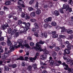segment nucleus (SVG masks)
Instances as JSON below:
<instances>
[{
	"label": "nucleus",
	"instance_id": "48",
	"mask_svg": "<svg viewBox=\"0 0 73 73\" xmlns=\"http://www.w3.org/2000/svg\"><path fill=\"white\" fill-rule=\"evenodd\" d=\"M33 2H34V0H32L31 1L29 2V4L30 5H31L33 3Z\"/></svg>",
	"mask_w": 73,
	"mask_h": 73
},
{
	"label": "nucleus",
	"instance_id": "46",
	"mask_svg": "<svg viewBox=\"0 0 73 73\" xmlns=\"http://www.w3.org/2000/svg\"><path fill=\"white\" fill-rule=\"evenodd\" d=\"M18 24L17 25H20V24H23V23H22V21L21 20L19 21L18 22Z\"/></svg>",
	"mask_w": 73,
	"mask_h": 73
},
{
	"label": "nucleus",
	"instance_id": "6",
	"mask_svg": "<svg viewBox=\"0 0 73 73\" xmlns=\"http://www.w3.org/2000/svg\"><path fill=\"white\" fill-rule=\"evenodd\" d=\"M19 45L20 46H21V48H24V46L25 47H26V48H29V44H26L25 45L23 44V43H19Z\"/></svg>",
	"mask_w": 73,
	"mask_h": 73
},
{
	"label": "nucleus",
	"instance_id": "7",
	"mask_svg": "<svg viewBox=\"0 0 73 73\" xmlns=\"http://www.w3.org/2000/svg\"><path fill=\"white\" fill-rule=\"evenodd\" d=\"M19 47H20V46L19 45H18L17 46H14V47H13V46H10V52L14 51V50H15V48H18Z\"/></svg>",
	"mask_w": 73,
	"mask_h": 73
},
{
	"label": "nucleus",
	"instance_id": "54",
	"mask_svg": "<svg viewBox=\"0 0 73 73\" xmlns=\"http://www.w3.org/2000/svg\"><path fill=\"white\" fill-rule=\"evenodd\" d=\"M21 5V6L22 7H23V8H24L25 6V4H22L21 5Z\"/></svg>",
	"mask_w": 73,
	"mask_h": 73
},
{
	"label": "nucleus",
	"instance_id": "60",
	"mask_svg": "<svg viewBox=\"0 0 73 73\" xmlns=\"http://www.w3.org/2000/svg\"><path fill=\"white\" fill-rule=\"evenodd\" d=\"M59 11L60 12V13H64V12H63V11L62 9H60Z\"/></svg>",
	"mask_w": 73,
	"mask_h": 73
},
{
	"label": "nucleus",
	"instance_id": "16",
	"mask_svg": "<svg viewBox=\"0 0 73 73\" xmlns=\"http://www.w3.org/2000/svg\"><path fill=\"white\" fill-rule=\"evenodd\" d=\"M7 44L9 46H12V43L11 42V41L9 40L8 38H7Z\"/></svg>",
	"mask_w": 73,
	"mask_h": 73
},
{
	"label": "nucleus",
	"instance_id": "45",
	"mask_svg": "<svg viewBox=\"0 0 73 73\" xmlns=\"http://www.w3.org/2000/svg\"><path fill=\"white\" fill-rule=\"evenodd\" d=\"M57 55V53L56 52L54 51L52 53V55L53 56H56Z\"/></svg>",
	"mask_w": 73,
	"mask_h": 73
},
{
	"label": "nucleus",
	"instance_id": "12",
	"mask_svg": "<svg viewBox=\"0 0 73 73\" xmlns=\"http://www.w3.org/2000/svg\"><path fill=\"white\" fill-rule=\"evenodd\" d=\"M52 18L49 17L44 20V22H46V23H48V22H49V21H52Z\"/></svg>",
	"mask_w": 73,
	"mask_h": 73
},
{
	"label": "nucleus",
	"instance_id": "39",
	"mask_svg": "<svg viewBox=\"0 0 73 73\" xmlns=\"http://www.w3.org/2000/svg\"><path fill=\"white\" fill-rule=\"evenodd\" d=\"M30 20L31 22H35L36 21H37V20H36V19H30Z\"/></svg>",
	"mask_w": 73,
	"mask_h": 73
},
{
	"label": "nucleus",
	"instance_id": "17",
	"mask_svg": "<svg viewBox=\"0 0 73 73\" xmlns=\"http://www.w3.org/2000/svg\"><path fill=\"white\" fill-rule=\"evenodd\" d=\"M63 65H64V66H65L66 67V68H65L64 69L65 70H68V69L69 68H68V66L67 64H65V63H62Z\"/></svg>",
	"mask_w": 73,
	"mask_h": 73
},
{
	"label": "nucleus",
	"instance_id": "61",
	"mask_svg": "<svg viewBox=\"0 0 73 73\" xmlns=\"http://www.w3.org/2000/svg\"><path fill=\"white\" fill-rule=\"evenodd\" d=\"M19 33H16L15 35V37H17V36H19Z\"/></svg>",
	"mask_w": 73,
	"mask_h": 73
},
{
	"label": "nucleus",
	"instance_id": "20",
	"mask_svg": "<svg viewBox=\"0 0 73 73\" xmlns=\"http://www.w3.org/2000/svg\"><path fill=\"white\" fill-rule=\"evenodd\" d=\"M43 52L46 53V54H49V52L48 51L46 50V48H44L43 50Z\"/></svg>",
	"mask_w": 73,
	"mask_h": 73
},
{
	"label": "nucleus",
	"instance_id": "40",
	"mask_svg": "<svg viewBox=\"0 0 73 73\" xmlns=\"http://www.w3.org/2000/svg\"><path fill=\"white\" fill-rule=\"evenodd\" d=\"M55 50V51H58V50H60V48L58 47H56L54 49Z\"/></svg>",
	"mask_w": 73,
	"mask_h": 73
},
{
	"label": "nucleus",
	"instance_id": "10",
	"mask_svg": "<svg viewBox=\"0 0 73 73\" xmlns=\"http://www.w3.org/2000/svg\"><path fill=\"white\" fill-rule=\"evenodd\" d=\"M7 27H9V25L8 24L6 23L5 25H3L1 27V29H7Z\"/></svg>",
	"mask_w": 73,
	"mask_h": 73
},
{
	"label": "nucleus",
	"instance_id": "55",
	"mask_svg": "<svg viewBox=\"0 0 73 73\" xmlns=\"http://www.w3.org/2000/svg\"><path fill=\"white\" fill-rule=\"evenodd\" d=\"M57 40L59 42H62V39H61V38H59L58 39H57Z\"/></svg>",
	"mask_w": 73,
	"mask_h": 73
},
{
	"label": "nucleus",
	"instance_id": "27",
	"mask_svg": "<svg viewBox=\"0 0 73 73\" xmlns=\"http://www.w3.org/2000/svg\"><path fill=\"white\" fill-rule=\"evenodd\" d=\"M54 12L56 16H58V15H59V12L57 11H55Z\"/></svg>",
	"mask_w": 73,
	"mask_h": 73
},
{
	"label": "nucleus",
	"instance_id": "31",
	"mask_svg": "<svg viewBox=\"0 0 73 73\" xmlns=\"http://www.w3.org/2000/svg\"><path fill=\"white\" fill-rule=\"evenodd\" d=\"M5 69L6 71H9V68L8 67V66H5Z\"/></svg>",
	"mask_w": 73,
	"mask_h": 73
},
{
	"label": "nucleus",
	"instance_id": "35",
	"mask_svg": "<svg viewBox=\"0 0 73 73\" xmlns=\"http://www.w3.org/2000/svg\"><path fill=\"white\" fill-rule=\"evenodd\" d=\"M18 8L19 11V12H21L22 11V9L21 7L19 6H18Z\"/></svg>",
	"mask_w": 73,
	"mask_h": 73
},
{
	"label": "nucleus",
	"instance_id": "26",
	"mask_svg": "<svg viewBox=\"0 0 73 73\" xmlns=\"http://www.w3.org/2000/svg\"><path fill=\"white\" fill-rule=\"evenodd\" d=\"M34 25L36 29H38V28H39V27H38L37 24L36 23H34Z\"/></svg>",
	"mask_w": 73,
	"mask_h": 73
},
{
	"label": "nucleus",
	"instance_id": "56",
	"mask_svg": "<svg viewBox=\"0 0 73 73\" xmlns=\"http://www.w3.org/2000/svg\"><path fill=\"white\" fill-rule=\"evenodd\" d=\"M44 35L45 37L46 38V37H47V36H48V35H47V34L46 33H44Z\"/></svg>",
	"mask_w": 73,
	"mask_h": 73
},
{
	"label": "nucleus",
	"instance_id": "51",
	"mask_svg": "<svg viewBox=\"0 0 73 73\" xmlns=\"http://www.w3.org/2000/svg\"><path fill=\"white\" fill-rule=\"evenodd\" d=\"M32 32H35V31H36V29L34 28H33L32 29H31Z\"/></svg>",
	"mask_w": 73,
	"mask_h": 73
},
{
	"label": "nucleus",
	"instance_id": "19",
	"mask_svg": "<svg viewBox=\"0 0 73 73\" xmlns=\"http://www.w3.org/2000/svg\"><path fill=\"white\" fill-rule=\"evenodd\" d=\"M37 65L36 64H35L33 65V66L34 67V69H35V70H38V69L37 68Z\"/></svg>",
	"mask_w": 73,
	"mask_h": 73
},
{
	"label": "nucleus",
	"instance_id": "30",
	"mask_svg": "<svg viewBox=\"0 0 73 73\" xmlns=\"http://www.w3.org/2000/svg\"><path fill=\"white\" fill-rule=\"evenodd\" d=\"M52 37L53 38H57V37H58V35L54 34V35H52Z\"/></svg>",
	"mask_w": 73,
	"mask_h": 73
},
{
	"label": "nucleus",
	"instance_id": "41",
	"mask_svg": "<svg viewBox=\"0 0 73 73\" xmlns=\"http://www.w3.org/2000/svg\"><path fill=\"white\" fill-rule=\"evenodd\" d=\"M33 9L32 7H30L28 8V10L29 11H33Z\"/></svg>",
	"mask_w": 73,
	"mask_h": 73
},
{
	"label": "nucleus",
	"instance_id": "47",
	"mask_svg": "<svg viewBox=\"0 0 73 73\" xmlns=\"http://www.w3.org/2000/svg\"><path fill=\"white\" fill-rule=\"evenodd\" d=\"M34 35L36 37H39L38 34H37V33H34Z\"/></svg>",
	"mask_w": 73,
	"mask_h": 73
},
{
	"label": "nucleus",
	"instance_id": "64",
	"mask_svg": "<svg viewBox=\"0 0 73 73\" xmlns=\"http://www.w3.org/2000/svg\"><path fill=\"white\" fill-rule=\"evenodd\" d=\"M27 39L29 40H32V37L31 36H29L28 37Z\"/></svg>",
	"mask_w": 73,
	"mask_h": 73
},
{
	"label": "nucleus",
	"instance_id": "2",
	"mask_svg": "<svg viewBox=\"0 0 73 73\" xmlns=\"http://www.w3.org/2000/svg\"><path fill=\"white\" fill-rule=\"evenodd\" d=\"M5 53L2 55V58L3 60H5L6 58L9 56V54H8V53L10 52L7 47L5 48Z\"/></svg>",
	"mask_w": 73,
	"mask_h": 73
},
{
	"label": "nucleus",
	"instance_id": "53",
	"mask_svg": "<svg viewBox=\"0 0 73 73\" xmlns=\"http://www.w3.org/2000/svg\"><path fill=\"white\" fill-rule=\"evenodd\" d=\"M40 64L41 65H44L45 66L46 65V64L44 63H43L42 62H40Z\"/></svg>",
	"mask_w": 73,
	"mask_h": 73
},
{
	"label": "nucleus",
	"instance_id": "24",
	"mask_svg": "<svg viewBox=\"0 0 73 73\" xmlns=\"http://www.w3.org/2000/svg\"><path fill=\"white\" fill-rule=\"evenodd\" d=\"M26 14L24 13H22L21 15V16L22 18H25Z\"/></svg>",
	"mask_w": 73,
	"mask_h": 73
},
{
	"label": "nucleus",
	"instance_id": "1",
	"mask_svg": "<svg viewBox=\"0 0 73 73\" xmlns=\"http://www.w3.org/2000/svg\"><path fill=\"white\" fill-rule=\"evenodd\" d=\"M44 42H42V41L40 40L39 41V42H37L36 44V47H34L33 49H35L38 52H42L43 51V49L41 48V45L39 44H44Z\"/></svg>",
	"mask_w": 73,
	"mask_h": 73
},
{
	"label": "nucleus",
	"instance_id": "9",
	"mask_svg": "<svg viewBox=\"0 0 73 73\" xmlns=\"http://www.w3.org/2000/svg\"><path fill=\"white\" fill-rule=\"evenodd\" d=\"M69 5H66V4H64L63 5L62 9H66V11H68L69 8Z\"/></svg>",
	"mask_w": 73,
	"mask_h": 73
},
{
	"label": "nucleus",
	"instance_id": "58",
	"mask_svg": "<svg viewBox=\"0 0 73 73\" xmlns=\"http://www.w3.org/2000/svg\"><path fill=\"white\" fill-rule=\"evenodd\" d=\"M30 45L31 46H33L34 45H35V44L33 42H31L30 43Z\"/></svg>",
	"mask_w": 73,
	"mask_h": 73
},
{
	"label": "nucleus",
	"instance_id": "15",
	"mask_svg": "<svg viewBox=\"0 0 73 73\" xmlns=\"http://www.w3.org/2000/svg\"><path fill=\"white\" fill-rule=\"evenodd\" d=\"M30 16L32 17H35L36 16V14H35V12H32L30 14Z\"/></svg>",
	"mask_w": 73,
	"mask_h": 73
},
{
	"label": "nucleus",
	"instance_id": "5",
	"mask_svg": "<svg viewBox=\"0 0 73 73\" xmlns=\"http://www.w3.org/2000/svg\"><path fill=\"white\" fill-rule=\"evenodd\" d=\"M68 56H64L63 57L64 59L65 60H67V63L69 64L70 63H72L73 65V60H72L69 59H67Z\"/></svg>",
	"mask_w": 73,
	"mask_h": 73
},
{
	"label": "nucleus",
	"instance_id": "42",
	"mask_svg": "<svg viewBox=\"0 0 73 73\" xmlns=\"http://www.w3.org/2000/svg\"><path fill=\"white\" fill-rule=\"evenodd\" d=\"M51 24L52 26H55L56 25V23L54 22H52Z\"/></svg>",
	"mask_w": 73,
	"mask_h": 73
},
{
	"label": "nucleus",
	"instance_id": "3",
	"mask_svg": "<svg viewBox=\"0 0 73 73\" xmlns=\"http://www.w3.org/2000/svg\"><path fill=\"white\" fill-rule=\"evenodd\" d=\"M60 28L62 29L61 32L62 33L64 32H66L67 33L69 34H70L73 33V31L72 30L70 29H68L67 30L66 29H65V27H61Z\"/></svg>",
	"mask_w": 73,
	"mask_h": 73
},
{
	"label": "nucleus",
	"instance_id": "63",
	"mask_svg": "<svg viewBox=\"0 0 73 73\" xmlns=\"http://www.w3.org/2000/svg\"><path fill=\"white\" fill-rule=\"evenodd\" d=\"M25 65V62H23L22 64V66H24Z\"/></svg>",
	"mask_w": 73,
	"mask_h": 73
},
{
	"label": "nucleus",
	"instance_id": "8",
	"mask_svg": "<svg viewBox=\"0 0 73 73\" xmlns=\"http://www.w3.org/2000/svg\"><path fill=\"white\" fill-rule=\"evenodd\" d=\"M18 12H15L13 13H11L8 15V17L10 19V18H11V17H13V16H15V15H16V14L17 15V16H18L19 14H18Z\"/></svg>",
	"mask_w": 73,
	"mask_h": 73
},
{
	"label": "nucleus",
	"instance_id": "25",
	"mask_svg": "<svg viewBox=\"0 0 73 73\" xmlns=\"http://www.w3.org/2000/svg\"><path fill=\"white\" fill-rule=\"evenodd\" d=\"M11 4V2L9 1H7L5 2V4L6 5H10V4Z\"/></svg>",
	"mask_w": 73,
	"mask_h": 73
},
{
	"label": "nucleus",
	"instance_id": "52",
	"mask_svg": "<svg viewBox=\"0 0 73 73\" xmlns=\"http://www.w3.org/2000/svg\"><path fill=\"white\" fill-rule=\"evenodd\" d=\"M4 38L3 37H0V41H4Z\"/></svg>",
	"mask_w": 73,
	"mask_h": 73
},
{
	"label": "nucleus",
	"instance_id": "23",
	"mask_svg": "<svg viewBox=\"0 0 73 73\" xmlns=\"http://www.w3.org/2000/svg\"><path fill=\"white\" fill-rule=\"evenodd\" d=\"M36 15H40L41 13V10H37L36 12Z\"/></svg>",
	"mask_w": 73,
	"mask_h": 73
},
{
	"label": "nucleus",
	"instance_id": "44",
	"mask_svg": "<svg viewBox=\"0 0 73 73\" xmlns=\"http://www.w3.org/2000/svg\"><path fill=\"white\" fill-rule=\"evenodd\" d=\"M68 2L71 5H72L73 4V1L72 0H69Z\"/></svg>",
	"mask_w": 73,
	"mask_h": 73
},
{
	"label": "nucleus",
	"instance_id": "57",
	"mask_svg": "<svg viewBox=\"0 0 73 73\" xmlns=\"http://www.w3.org/2000/svg\"><path fill=\"white\" fill-rule=\"evenodd\" d=\"M44 36V34L42 33H40V37H43Z\"/></svg>",
	"mask_w": 73,
	"mask_h": 73
},
{
	"label": "nucleus",
	"instance_id": "22",
	"mask_svg": "<svg viewBox=\"0 0 73 73\" xmlns=\"http://www.w3.org/2000/svg\"><path fill=\"white\" fill-rule=\"evenodd\" d=\"M25 18L26 19H29L31 18V17L28 15L26 14Z\"/></svg>",
	"mask_w": 73,
	"mask_h": 73
},
{
	"label": "nucleus",
	"instance_id": "13",
	"mask_svg": "<svg viewBox=\"0 0 73 73\" xmlns=\"http://www.w3.org/2000/svg\"><path fill=\"white\" fill-rule=\"evenodd\" d=\"M46 57H47V56L45 54H44L43 55H42L40 56V59L42 60H44L45 58H46Z\"/></svg>",
	"mask_w": 73,
	"mask_h": 73
},
{
	"label": "nucleus",
	"instance_id": "34",
	"mask_svg": "<svg viewBox=\"0 0 73 73\" xmlns=\"http://www.w3.org/2000/svg\"><path fill=\"white\" fill-rule=\"evenodd\" d=\"M21 1V3H20V2H18V4L19 5H21V4H24V1Z\"/></svg>",
	"mask_w": 73,
	"mask_h": 73
},
{
	"label": "nucleus",
	"instance_id": "21",
	"mask_svg": "<svg viewBox=\"0 0 73 73\" xmlns=\"http://www.w3.org/2000/svg\"><path fill=\"white\" fill-rule=\"evenodd\" d=\"M27 70L29 72L31 71L32 70V66H28L27 69Z\"/></svg>",
	"mask_w": 73,
	"mask_h": 73
},
{
	"label": "nucleus",
	"instance_id": "14",
	"mask_svg": "<svg viewBox=\"0 0 73 73\" xmlns=\"http://www.w3.org/2000/svg\"><path fill=\"white\" fill-rule=\"evenodd\" d=\"M22 24L25 25V26H26L27 27H29H29H30L31 25V24H30V23H26L25 22H23L22 23Z\"/></svg>",
	"mask_w": 73,
	"mask_h": 73
},
{
	"label": "nucleus",
	"instance_id": "50",
	"mask_svg": "<svg viewBox=\"0 0 73 73\" xmlns=\"http://www.w3.org/2000/svg\"><path fill=\"white\" fill-rule=\"evenodd\" d=\"M38 2H36V3L35 5V8L37 9L38 8Z\"/></svg>",
	"mask_w": 73,
	"mask_h": 73
},
{
	"label": "nucleus",
	"instance_id": "59",
	"mask_svg": "<svg viewBox=\"0 0 73 73\" xmlns=\"http://www.w3.org/2000/svg\"><path fill=\"white\" fill-rule=\"evenodd\" d=\"M4 13V12L3 11H1L0 12V15H3Z\"/></svg>",
	"mask_w": 73,
	"mask_h": 73
},
{
	"label": "nucleus",
	"instance_id": "38",
	"mask_svg": "<svg viewBox=\"0 0 73 73\" xmlns=\"http://www.w3.org/2000/svg\"><path fill=\"white\" fill-rule=\"evenodd\" d=\"M23 60L24 59L23 58V57L22 56H20L19 58H18V59H17V60Z\"/></svg>",
	"mask_w": 73,
	"mask_h": 73
},
{
	"label": "nucleus",
	"instance_id": "29",
	"mask_svg": "<svg viewBox=\"0 0 73 73\" xmlns=\"http://www.w3.org/2000/svg\"><path fill=\"white\" fill-rule=\"evenodd\" d=\"M49 25L48 24H46L44 25L43 27L44 28H46L48 27H49Z\"/></svg>",
	"mask_w": 73,
	"mask_h": 73
},
{
	"label": "nucleus",
	"instance_id": "62",
	"mask_svg": "<svg viewBox=\"0 0 73 73\" xmlns=\"http://www.w3.org/2000/svg\"><path fill=\"white\" fill-rule=\"evenodd\" d=\"M64 43L65 44H69V42L68 41L65 42Z\"/></svg>",
	"mask_w": 73,
	"mask_h": 73
},
{
	"label": "nucleus",
	"instance_id": "28",
	"mask_svg": "<svg viewBox=\"0 0 73 73\" xmlns=\"http://www.w3.org/2000/svg\"><path fill=\"white\" fill-rule=\"evenodd\" d=\"M73 36H72L71 35L70 36H68V37L67 38V39H68V40L70 39L71 40V39H73Z\"/></svg>",
	"mask_w": 73,
	"mask_h": 73
},
{
	"label": "nucleus",
	"instance_id": "11",
	"mask_svg": "<svg viewBox=\"0 0 73 73\" xmlns=\"http://www.w3.org/2000/svg\"><path fill=\"white\" fill-rule=\"evenodd\" d=\"M29 27H27V26L23 27L24 31L23 32L24 34H27V31L29 29Z\"/></svg>",
	"mask_w": 73,
	"mask_h": 73
},
{
	"label": "nucleus",
	"instance_id": "49",
	"mask_svg": "<svg viewBox=\"0 0 73 73\" xmlns=\"http://www.w3.org/2000/svg\"><path fill=\"white\" fill-rule=\"evenodd\" d=\"M16 66H17V65L15 64H14L12 65V67L13 68H16Z\"/></svg>",
	"mask_w": 73,
	"mask_h": 73
},
{
	"label": "nucleus",
	"instance_id": "37",
	"mask_svg": "<svg viewBox=\"0 0 73 73\" xmlns=\"http://www.w3.org/2000/svg\"><path fill=\"white\" fill-rule=\"evenodd\" d=\"M59 37H60V38H66V36L64 35H60Z\"/></svg>",
	"mask_w": 73,
	"mask_h": 73
},
{
	"label": "nucleus",
	"instance_id": "36",
	"mask_svg": "<svg viewBox=\"0 0 73 73\" xmlns=\"http://www.w3.org/2000/svg\"><path fill=\"white\" fill-rule=\"evenodd\" d=\"M68 70L69 72H71V73H73V69L68 68Z\"/></svg>",
	"mask_w": 73,
	"mask_h": 73
},
{
	"label": "nucleus",
	"instance_id": "4",
	"mask_svg": "<svg viewBox=\"0 0 73 73\" xmlns=\"http://www.w3.org/2000/svg\"><path fill=\"white\" fill-rule=\"evenodd\" d=\"M68 49H66L64 50V52L66 54H70V51L69 50H70L71 49V45H67L66 46Z\"/></svg>",
	"mask_w": 73,
	"mask_h": 73
},
{
	"label": "nucleus",
	"instance_id": "18",
	"mask_svg": "<svg viewBox=\"0 0 73 73\" xmlns=\"http://www.w3.org/2000/svg\"><path fill=\"white\" fill-rule=\"evenodd\" d=\"M37 58V56H35V57L33 58H30V60L31 62H32L33 60H36Z\"/></svg>",
	"mask_w": 73,
	"mask_h": 73
},
{
	"label": "nucleus",
	"instance_id": "32",
	"mask_svg": "<svg viewBox=\"0 0 73 73\" xmlns=\"http://www.w3.org/2000/svg\"><path fill=\"white\" fill-rule=\"evenodd\" d=\"M8 32L9 33H11L12 32V29L11 28H9L8 29Z\"/></svg>",
	"mask_w": 73,
	"mask_h": 73
},
{
	"label": "nucleus",
	"instance_id": "33",
	"mask_svg": "<svg viewBox=\"0 0 73 73\" xmlns=\"http://www.w3.org/2000/svg\"><path fill=\"white\" fill-rule=\"evenodd\" d=\"M49 62L50 63V64L52 65H53V64H54V61L52 60H50L49 61Z\"/></svg>",
	"mask_w": 73,
	"mask_h": 73
},
{
	"label": "nucleus",
	"instance_id": "43",
	"mask_svg": "<svg viewBox=\"0 0 73 73\" xmlns=\"http://www.w3.org/2000/svg\"><path fill=\"white\" fill-rule=\"evenodd\" d=\"M1 44L2 46H4L6 45V43L4 42H2L1 43Z\"/></svg>",
	"mask_w": 73,
	"mask_h": 73
}]
</instances>
